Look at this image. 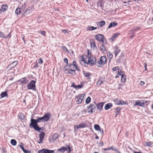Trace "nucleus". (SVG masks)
<instances>
[{"label": "nucleus", "instance_id": "e2e57ef3", "mask_svg": "<svg viewBox=\"0 0 153 153\" xmlns=\"http://www.w3.org/2000/svg\"><path fill=\"white\" fill-rule=\"evenodd\" d=\"M26 7V5L25 3H24L22 5V8H24V10L25 9V8Z\"/></svg>", "mask_w": 153, "mask_h": 153}, {"label": "nucleus", "instance_id": "7ed1b4c3", "mask_svg": "<svg viewBox=\"0 0 153 153\" xmlns=\"http://www.w3.org/2000/svg\"><path fill=\"white\" fill-rule=\"evenodd\" d=\"M35 83V81L33 80H31L27 85V89L29 90L32 89L33 91H35L36 89Z\"/></svg>", "mask_w": 153, "mask_h": 153}, {"label": "nucleus", "instance_id": "5701e85b", "mask_svg": "<svg viewBox=\"0 0 153 153\" xmlns=\"http://www.w3.org/2000/svg\"><path fill=\"white\" fill-rule=\"evenodd\" d=\"M119 34H120L119 33H117L114 34L110 39L112 41H113L117 38Z\"/></svg>", "mask_w": 153, "mask_h": 153}, {"label": "nucleus", "instance_id": "13d9d810", "mask_svg": "<svg viewBox=\"0 0 153 153\" xmlns=\"http://www.w3.org/2000/svg\"><path fill=\"white\" fill-rule=\"evenodd\" d=\"M143 103V105L144 104L147 103L149 102V101H147L145 100H142Z\"/></svg>", "mask_w": 153, "mask_h": 153}, {"label": "nucleus", "instance_id": "cd10ccee", "mask_svg": "<svg viewBox=\"0 0 153 153\" xmlns=\"http://www.w3.org/2000/svg\"><path fill=\"white\" fill-rule=\"evenodd\" d=\"M45 153H53L54 152V150H50L48 149L44 148Z\"/></svg>", "mask_w": 153, "mask_h": 153}, {"label": "nucleus", "instance_id": "338daca9", "mask_svg": "<svg viewBox=\"0 0 153 153\" xmlns=\"http://www.w3.org/2000/svg\"><path fill=\"white\" fill-rule=\"evenodd\" d=\"M62 32L63 33H64L65 34V33H68L67 30H63Z\"/></svg>", "mask_w": 153, "mask_h": 153}, {"label": "nucleus", "instance_id": "0e129e2a", "mask_svg": "<svg viewBox=\"0 0 153 153\" xmlns=\"http://www.w3.org/2000/svg\"><path fill=\"white\" fill-rule=\"evenodd\" d=\"M2 153H7V152H6V150L4 149H2Z\"/></svg>", "mask_w": 153, "mask_h": 153}, {"label": "nucleus", "instance_id": "69168bd1", "mask_svg": "<svg viewBox=\"0 0 153 153\" xmlns=\"http://www.w3.org/2000/svg\"><path fill=\"white\" fill-rule=\"evenodd\" d=\"M24 152L25 153H30V151L26 150H25V151H24Z\"/></svg>", "mask_w": 153, "mask_h": 153}, {"label": "nucleus", "instance_id": "4be33fe9", "mask_svg": "<svg viewBox=\"0 0 153 153\" xmlns=\"http://www.w3.org/2000/svg\"><path fill=\"white\" fill-rule=\"evenodd\" d=\"M142 102V100L140 101H137L136 102L135 104H134V106L139 105L140 106H143V104Z\"/></svg>", "mask_w": 153, "mask_h": 153}, {"label": "nucleus", "instance_id": "5fc2aeb1", "mask_svg": "<svg viewBox=\"0 0 153 153\" xmlns=\"http://www.w3.org/2000/svg\"><path fill=\"white\" fill-rule=\"evenodd\" d=\"M102 81L101 80H99L97 82V85H100L102 84Z\"/></svg>", "mask_w": 153, "mask_h": 153}, {"label": "nucleus", "instance_id": "473e14b6", "mask_svg": "<svg viewBox=\"0 0 153 153\" xmlns=\"http://www.w3.org/2000/svg\"><path fill=\"white\" fill-rule=\"evenodd\" d=\"M38 123H40L41 122H45L43 119L42 117H38L36 119Z\"/></svg>", "mask_w": 153, "mask_h": 153}, {"label": "nucleus", "instance_id": "4d7b16f0", "mask_svg": "<svg viewBox=\"0 0 153 153\" xmlns=\"http://www.w3.org/2000/svg\"><path fill=\"white\" fill-rule=\"evenodd\" d=\"M64 62L65 63H66V64L67 65H68V59L67 58H65L64 59Z\"/></svg>", "mask_w": 153, "mask_h": 153}, {"label": "nucleus", "instance_id": "bf43d9fd", "mask_svg": "<svg viewBox=\"0 0 153 153\" xmlns=\"http://www.w3.org/2000/svg\"><path fill=\"white\" fill-rule=\"evenodd\" d=\"M118 67H114L112 69V70L114 71H116L117 70V69L118 70Z\"/></svg>", "mask_w": 153, "mask_h": 153}, {"label": "nucleus", "instance_id": "864d4df0", "mask_svg": "<svg viewBox=\"0 0 153 153\" xmlns=\"http://www.w3.org/2000/svg\"><path fill=\"white\" fill-rule=\"evenodd\" d=\"M62 49L65 51L68 52V50L67 48L65 46H62Z\"/></svg>", "mask_w": 153, "mask_h": 153}, {"label": "nucleus", "instance_id": "4c0bfd02", "mask_svg": "<svg viewBox=\"0 0 153 153\" xmlns=\"http://www.w3.org/2000/svg\"><path fill=\"white\" fill-rule=\"evenodd\" d=\"M83 74L85 77H89L91 75V74L89 73H86L85 71H83Z\"/></svg>", "mask_w": 153, "mask_h": 153}, {"label": "nucleus", "instance_id": "1a4fd4ad", "mask_svg": "<svg viewBox=\"0 0 153 153\" xmlns=\"http://www.w3.org/2000/svg\"><path fill=\"white\" fill-rule=\"evenodd\" d=\"M31 123L30 124L29 126L31 128L37 125L38 122L36 119H34L32 118L30 120Z\"/></svg>", "mask_w": 153, "mask_h": 153}, {"label": "nucleus", "instance_id": "37998d69", "mask_svg": "<svg viewBox=\"0 0 153 153\" xmlns=\"http://www.w3.org/2000/svg\"><path fill=\"white\" fill-rule=\"evenodd\" d=\"M91 99L89 97H88L86 100L85 102L87 104H88L91 101Z\"/></svg>", "mask_w": 153, "mask_h": 153}, {"label": "nucleus", "instance_id": "c756f323", "mask_svg": "<svg viewBox=\"0 0 153 153\" xmlns=\"http://www.w3.org/2000/svg\"><path fill=\"white\" fill-rule=\"evenodd\" d=\"M105 25V22L104 21H102L98 22V25L100 26V27H102L103 26Z\"/></svg>", "mask_w": 153, "mask_h": 153}, {"label": "nucleus", "instance_id": "39448f33", "mask_svg": "<svg viewBox=\"0 0 153 153\" xmlns=\"http://www.w3.org/2000/svg\"><path fill=\"white\" fill-rule=\"evenodd\" d=\"M67 65H65L63 68L64 71L66 72L67 74H71L72 75H74L75 74V72L74 70L72 69H69L67 68Z\"/></svg>", "mask_w": 153, "mask_h": 153}, {"label": "nucleus", "instance_id": "ea45409f", "mask_svg": "<svg viewBox=\"0 0 153 153\" xmlns=\"http://www.w3.org/2000/svg\"><path fill=\"white\" fill-rule=\"evenodd\" d=\"M75 86V87H74V88L76 90L81 88L82 87V85H76Z\"/></svg>", "mask_w": 153, "mask_h": 153}, {"label": "nucleus", "instance_id": "6e6552de", "mask_svg": "<svg viewBox=\"0 0 153 153\" xmlns=\"http://www.w3.org/2000/svg\"><path fill=\"white\" fill-rule=\"evenodd\" d=\"M107 61L106 58L105 56H102L101 57L100 60L98 61V63L99 64L104 65Z\"/></svg>", "mask_w": 153, "mask_h": 153}, {"label": "nucleus", "instance_id": "09e8293b", "mask_svg": "<svg viewBox=\"0 0 153 153\" xmlns=\"http://www.w3.org/2000/svg\"><path fill=\"white\" fill-rule=\"evenodd\" d=\"M39 33H40L42 35L44 36H46L45 32L44 31H39Z\"/></svg>", "mask_w": 153, "mask_h": 153}, {"label": "nucleus", "instance_id": "49530a36", "mask_svg": "<svg viewBox=\"0 0 153 153\" xmlns=\"http://www.w3.org/2000/svg\"><path fill=\"white\" fill-rule=\"evenodd\" d=\"M122 71H120V72L119 71L118 72V73L117 74V75L115 76L116 78H118L120 75H121L122 74Z\"/></svg>", "mask_w": 153, "mask_h": 153}, {"label": "nucleus", "instance_id": "58836bf2", "mask_svg": "<svg viewBox=\"0 0 153 153\" xmlns=\"http://www.w3.org/2000/svg\"><path fill=\"white\" fill-rule=\"evenodd\" d=\"M58 135L57 134H54L52 136V139L53 140H56V139L58 138Z\"/></svg>", "mask_w": 153, "mask_h": 153}, {"label": "nucleus", "instance_id": "20e7f679", "mask_svg": "<svg viewBox=\"0 0 153 153\" xmlns=\"http://www.w3.org/2000/svg\"><path fill=\"white\" fill-rule=\"evenodd\" d=\"M95 39L99 42H101L103 44H104V40L105 38L104 36L101 34H97L95 36Z\"/></svg>", "mask_w": 153, "mask_h": 153}, {"label": "nucleus", "instance_id": "e433bc0d", "mask_svg": "<svg viewBox=\"0 0 153 153\" xmlns=\"http://www.w3.org/2000/svg\"><path fill=\"white\" fill-rule=\"evenodd\" d=\"M94 128L97 131H99L101 128L100 126L98 124H95L94 125Z\"/></svg>", "mask_w": 153, "mask_h": 153}, {"label": "nucleus", "instance_id": "8fccbe9b", "mask_svg": "<svg viewBox=\"0 0 153 153\" xmlns=\"http://www.w3.org/2000/svg\"><path fill=\"white\" fill-rule=\"evenodd\" d=\"M91 48H94L95 47L96 45L94 42H93V43L91 42Z\"/></svg>", "mask_w": 153, "mask_h": 153}, {"label": "nucleus", "instance_id": "423d86ee", "mask_svg": "<svg viewBox=\"0 0 153 153\" xmlns=\"http://www.w3.org/2000/svg\"><path fill=\"white\" fill-rule=\"evenodd\" d=\"M88 113H92L95 111L96 107L94 104H91L87 108Z\"/></svg>", "mask_w": 153, "mask_h": 153}, {"label": "nucleus", "instance_id": "f704fd0d", "mask_svg": "<svg viewBox=\"0 0 153 153\" xmlns=\"http://www.w3.org/2000/svg\"><path fill=\"white\" fill-rule=\"evenodd\" d=\"M76 62L74 61H73V64H70L68 65V66L69 67V68L71 67V66H72V67H71V68H74V66H76ZM68 67V66H67Z\"/></svg>", "mask_w": 153, "mask_h": 153}, {"label": "nucleus", "instance_id": "a18cd8bd", "mask_svg": "<svg viewBox=\"0 0 153 153\" xmlns=\"http://www.w3.org/2000/svg\"><path fill=\"white\" fill-rule=\"evenodd\" d=\"M99 132L98 133V134H100L101 135H102L103 134V129L101 128L99 130Z\"/></svg>", "mask_w": 153, "mask_h": 153}, {"label": "nucleus", "instance_id": "72a5a7b5", "mask_svg": "<svg viewBox=\"0 0 153 153\" xmlns=\"http://www.w3.org/2000/svg\"><path fill=\"white\" fill-rule=\"evenodd\" d=\"M18 117L20 120H23L25 117L24 115L22 113H20L18 114Z\"/></svg>", "mask_w": 153, "mask_h": 153}, {"label": "nucleus", "instance_id": "7c9ffc66", "mask_svg": "<svg viewBox=\"0 0 153 153\" xmlns=\"http://www.w3.org/2000/svg\"><path fill=\"white\" fill-rule=\"evenodd\" d=\"M7 8L8 7L7 5H3L2 6L1 9L0 10H1V11H4L7 10Z\"/></svg>", "mask_w": 153, "mask_h": 153}, {"label": "nucleus", "instance_id": "393cba45", "mask_svg": "<svg viewBox=\"0 0 153 153\" xmlns=\"http://www.w3.org/2000/svg\"><path fill=\"white\" fill-rule=\"evenodd\" d=\"M33 128H34L35 130L37 131H38L39 132H41V130L42 129L41 128L39 127L38 126V125L34 126H33Z\"/></svg>", "mask_w": 153, "mask_h": 153}, {"label": "nucleus", "instance_id": "680f3d73", "mask_svg": "<svg viewBox=\"0 0 153 153\" xmlns=\"http://www.w3.org/2000/svg\"><path fill=\"white\" fill-rule=\"evenodd\" d=\"M144 66H145V71H147V67H146L147 64L146 62H145L144 63Z\"/></svg>", "mask_w": 153, "mask_h": 153}, {"label": "nucleus", "instance_id": "a211bd4d", "mask_svg": "<svg viewBox=\"0 0 153 153\" xmlns=\"http://www.w3.org/2000/svg\"><path fill=\"white\" fill-rule=\"evenodd\" d=\"M11 33H10L7 36H4V34L3 33L0 31V37H4V38H10L11 37Z\"/></svg>", "mask_w": 153, "mask_h": 153}, {"label": "nucleus", "instance_id": "79ce46f5", "mask_svg": "<svg viewBox=\"0 0 153 153\" xmlns=\"http://www.w3.org/2000/svg\"><path fill=\"white\" fill-rule=\"evenodd\" d=\"M121 110V108L120 107H117L116 109V115H118L119 114V113L120 112V111Z\"/></svg>", "mask_w": 153, "mask_h": 153}, {"label": "nucleus", "instance_id": "c03bdc74", "mask_svg": "<svg viewBox=\"0 0 153 153\" xmlns=\"http://www.w3.org/2000/svg\"><path fill=\"white\" fill-rule=\"evenodd\" d=\"M108 56L110 59H111L113 57V54L111 53L110 52H109L107 53Z\"/></svg>", "mask_w": 153, "mask_h": 153}, {"label": "nucleus", "instance_id": "dca6fc26", "mask_svg": "<svg viewBox=\"0 0 153 153\" xmlns=\"http://www.w3.org/2000/svg\"><path fill=\"white\" fill-rule=\"evenodd\" d=\"M104 103H103L100 102L96 105L97 108L100 111L102 109V107L103 106Z\"/></svg>", "mask_w": 153, "mask_h": 153}, {"label": "nucleus", "instance_id": "de8ad7c7", "mask_svg": "<svg viewBox=\"0 0 153 153\" xmlns=\"http://www.w3.org/2000/svg\"><path fill=\"white\" fill-rule=\"evenodd\" d=\"M101 50L102 51H106V48L105 46L103 45H102L100 47Z\"/></svg>", "mask_w": 153, "mask_h": 153}, {"label": "nucleus", "instance_id": "a878e982", "mask_svg": "<svg viewBox=\"0 0 153 153\" xmlns=\"http://www.w3.org/2000/svg\"><path fill=\"white\" fill-rule=\"evenodd\" d=\"M97 27H94L93 26H88L87 27V30L92 31L96 29Z\"/></svg>", "mask_w": 153, "mask_h": 153}, {"label": "nucleus", "instance_id": "f257e3e1", "mask_svg": "<svg viewBox=\"0 0 153 153\" xmlns=\"http://www.w3.org/2000/svg\"><path fill=\"white\" fill-rule=\"evenodd\" d=\"M86 57V56H83L82 57V59L81 61L84 62L85 63L87 64H89L91 65H94L96 62V59L95 58L91 56V54L89 52H88V62H87L85 60L84 57Z\"/></svg>", "mask_w": 153, "mask_h": 153}, {"label": "nucleus", "instance_id": "052dcab7", "mask_svg": "<svg viewBox=\"0 0 153 153\" xmlns=\"http://www.w3.org/2000/svg\"><path fill=\"white\" fill-rule=\"evenodd\" d=\"M38 153H45L44 148L43 149H42L41 150L39 151L38 152Z\"/></svg>", "mask_w": 153, "mask_h": 153}, {"label": "nucleus", "instance_id": "6ab92c4d", "mask_svg": "<svg viewBox=\"0 0 153 153\" xmlns=\"http://www.w3.org/2000/svg\"><path fill=\"white\" fill-rule=\"evenodd\" d=\"M103 1L101 0H99L97 3V5L98 7H100L102 9L104 7V5L103 4Z\"/></svg>", "mask_w": 153, "mask_h": 153}, {"label": "nucleus", "instance_id": "603ef678", "mask_svg": "<svg viewBox=\"0 0 153 153\" xmlns=\"http://www.w3.org/2000/svg\"><path fill=\"white\" fill-rule=\"evenodd\" d=\"M146 145L147 146L151 147L152 146V142H147L146 143Z\"/></svg>", "mask_w": 153, "mask_h": 153}, {"label": "nucleus", "instance_id": "9d476101", "mask_svg": "<svg viewBox=\"0 0 153 153\" xmlns=\"http://www.w3.org/2000/svg\"><path fill=\"white\" fill-rule=\"evenodd\" d=\"M51 114L49 113H46L42 117L45 121H48L50 118Z\"/></svg>", "mask_w": 153, "mask_h": 153}, {"label": "nucleus", "instance_id": "2f4dec72", "mask_svg": "<svg viewBox=\"0 0 153 153\" xmlns=\"http://www.w3.org/2000/svg\"><path fill=\"white\" fill-rule=\"evenodd\" d=\"M7 96V91H4L2 92L1 93L0 95V96L1 97V98H2L4 97H6Z\"/></svg>", "mask_w": 153, "mask_h": 153}, {"label": "nucleus", "instance_id": "f8f14e48", "mask_svg": "<svg viewBox=\"0 0 153 153\" xmlns=\"http://www.w3.org/2000/svg\"><path fill=\"white\" fill-rule=\"evenodd\" d=\"M19 81L20 82L21 84L24 85L27 83L28 81L26 78H23L20 79Z\"/></svg>", "mask_w": 153, "mask_h": 153}, {"label": "nucleus", "instance_id": "f3484780", "mask_svg": "<svg viewBox=\"0 0 153 153\" xmlns=\"http://www.w3.org/2000/svg\"><path fill=\"white\" fill-rule=\"evenodd\" d=\"M117 25V23L114 22H111L109 25L108 28H110L112 27H114Z\"/></svg>", "mask_w": 153, "mask_h": 153}, {"label": "nucleus", "instance_id": "2eb2a0df", "mask_svg": "<svg viewBox=\"0 0 153 153\" xmlns=\"http://www.w3.org/2000/svg\"><path fill=\"white\" fill-rule=\"evenodd\" d=\"M114 49L115 51L114 53L116 57L120 52V50L118 48V47L117 46H115L114 47Z\"/></svg>", "mask_w": 153, "mask_h": 153}, {"label": "nucleus", "instance_id": "c9c22d12", "mask_svg": "<svg viewBox=\"0 0 153 153\" xmlns=\"http://www.w3.org/2000/svg\"><path fill=\"white\" fill-rule=\"evenodd\" d=\"M10 143L13 146H15L16 145L17 142L15 140L13 139L11 140Z\"/></svg>", "mask_w": 153, "mask_h": 153}, {"label": "nucleus", "instance_id": "ddd939ff", "mask_svg": "<svg viewBox=\"0 0 153 153\" xmlns=\"http://www.w3.org/2000/svg\"><path fill=\"white\" fill-rule=\"evenodd\" d=\"M45 136V133L44 132L41 133L39 135L40 141L38 142L39 143H41L43 140Z\"/></svg>", "mask_w": 153, "mask_h": 153}, {"label": "nucleus", "instance_id": "b1692460", "mask_svg": "<svg viewBox=\"0 0 153 153\" xmlns=\"http://www.w3.org/2000/svg\"><path fill=\"white\" fill-rule=\"evenodd\" d=\"M116 103L118 105H123L125 104V102L123 100H117Z\"/></svg>", "mask_w": 153, "mask_h": 153}, {"label": "nucleus", "instance_id": "f03ea898", "mask_svg": "<svg viewBox=\"0 0 153 153\" xmlns=\"http://www.w3.org/2000/svg\"><path fill=\"white\" fill-rule=\"evenodd\" d=\"M57 151H59L62 153H64L65 151H68V153H70L71 151V150L69 145H68L66 147H62L58 149Z\"/></svg>", "mask_w": 153, "mask_h": 153}, {"label": "nucleus", "instance_id": "c85d7f7f", "mask_svg": "<svg viewBox=\"0 0 153 153\" xmlns=\"http://www.w3.org/2000/svg\"><path fill=\"white\" fill-rule=\"evenodd\" d=\"M122 73V74L121 75V81L123 82H124L126 81V76L125 75H124V73L123 72H121Z\"/></svg>", "mask_w": 153, "mask_h": 153}, {"label": "nucleus", "instance_id": "9b49d317", "mask_svg": "<svg viewBox=\"0 0 153 153\" xmlns=\"http://www.w3.org/2000/svg\"><path fill=\"white\" fill-rule=\"evenodd\" d=\"M31 10H32L30 7H28L26 10L25 12L22 15V17H24L26 16L27 14L30 13Z\"/></svg>", "mask_w": 153, "mask_h": 153}, {"label": "nucleus", "instance_id": "412c9836", "mask_svg": "<svg viewBox=\"0 0 153 153\" xmlns=\"http://www.w3.org/2000/svg\"><path fill=\"white\" fill-rule=\"evenodd\" d=\"M112 106L111 103H108L106 104L105 106V109L106 110H108L110 109Z\"/></svg>", "mask_w": 153, "mask_h": 153}, {"label": "nucleus", "instance_id": "a19ab883", "mask_svg": "<svg viewBox=\"0 0 153 153\" xmlns=\"http://www.w3.org/2000/svg\"><path fill=\"white\" fill-rule=\"evenodd\" d=\"M83 99L79 97L76 101V103L77 104L80 103L82 101Z\"/></svg>", "mask_w": 153, "mask_h": 153}, {"label": "nucleus", "instance_id": "3c124183", "mask_svg": "<svg viewBox=\"0 0 153 153\" xmlns=\"http://www.w3.org/2000/svg\"><path fill=\"white\" fill-rule=\"evenodd\" d=\"M19 146L22 149L23 152L25 151V149L23 147V144L22 143L21 145H19Z\"/></svg>", "mask_w": 153, "mask_h": 153}, {"label": "nucleus", "instance_id": "774afa93", "mask_svg": "<svg viewBox=\"0 0 153 153\" xmlns=\"http://www.w3.org/2000/svg\"><path fill=\"white\" fill-rule=\"evenodd\" d=\"M140 84L141 85H143L145 84V82L143 81H141L140 82Z\"/></svg>", "mask_w": 153, "mask_h": 153}, {"label": "nucleus", "instance_id": "bb28decb", "mask_svg": "<svg viewBox=\"0 0 153 153\" xmlns=\"http://www.w3.org/2000/svg\"><path fill=\"white\" fill-rule=\"evenodd\" d=\"M18 64V62L17 61H14L9 65V66H11L12 68L15 67Z\"/></svg>", "mask_w": 153, "mask_h": 153}, {"label": "nucleus", "instance_id": "6e6d98bb", "mask_svg": "<svg viewBox=\"0 0 153 153\" xmlns=\"http://www.w3.org/2000/svg\"><path fill=\"white\" fill-rule=\"evenodd\" d=\"M38 62L40 64H42L43 63V61L41 59H39Z\"/></svg>", "mask_w": 153, "mask_h": 153}, {"label": "nucleus", "instance_id": "aec40b11", "mask_svg": "<svg viewBox=\"0 0 153 153\" xmlns=\"http://www.w3.org/2000/svg\"><path fill=\"white\" fill-rule=\"evenodd\" d=\"M22 8L20 7H18L16 10L15 11L16 14L17 15H19L21 13L22 11Z\"/></svg>", "mask_w": 153, "mask_h": 153}, {"label": "nucleus", "instance_id": "0eeeda50", "mask_svg": "<svg viewBox=\"0 0 153 153\" xmlns=\"http://www.w3.org/2000/svg\"><path fill=\"white\" fill-rule=\"evenodd\" d=\"M125 60L124 56L122 54L116 59V61L117 63H123L125 62Z\"/></svg>", "mask_w": 153, "mask_h": 153}, {"label": "nucleus", "instance_id": "4468645a", "mask_svg": "<svg viewBox=\"0 0 153 153\" xmlns=\"http://www.w3.org/2000/svg\"><path fill=\"white\" fill-rule=\"evenodd\" d=\"M86 126V124L84 123H82L81 124H79L77 126H75L74 127V128L75 130H76V129H78L80 128H83L85 127Z\"/></svg>", "mask_w": 153, "mask_h": 153}]
</instances>
